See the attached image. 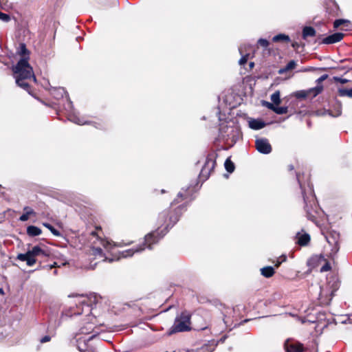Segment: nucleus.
<instances>
[{"instance_id":"53","label":"nucleus","mask_w":352,"mask_h":352,"mask_svg":"<svg viewBox=\"0 0 352 352\" xmlns=\"http://www.w3.org/2000/svg\"><path fill=\"white\" fill-rule=\"evenodd\" d=\"M52 265L53 268L60 266V265H58L57 263H56V262H54Z\"/></svg>"},{"instance_id":"51","label":"nucleus","mask_w":352,"mask_h":352,"mask_svg":"<svg viewBox=\"0 0 352 352\" xmlns=\"http://www.w3.org/2000/svg\"><path fill=\"white\" fill-rule=\"evenodd\" d=\"M249 66H250V67L251 69H252V68H253V67H254V62H250V63H249Z\"/></svg>"},{"instance_id":"48","label":"nucleus","mask_w":352,"mask_h":352,"mask_svg":"<svg viewBox=\"0 0 352 352\" xmlns=\"http://www.w3.org/2000/svg\"><path fill=\"white\" fill-rule=\"evenodd\" d=\"M285 260H286V256H283V260H282V261H277V263L275 264V266H276V267H278L281 264V263H282L283 261H285Z\"/></svg>"},{"instance_id":"6","label":"nucleus","mask_w":352,"mask_h":352,"mask_svg":"<svg viewBox=\"0 0 352 352\" xmlns=\"http://www.w3.org/2000/svg\"><path fill=\"white\" fill-rule=\"evenodd\" d=\"M179 220V217L177 214L171 215L169 217V223H167L166 228H164L162 230H161V233L159 232V229L149 233L145 236L144 243L142 246L147 245L148 249H152V245L158 242V241L162 238L168 232V227L170 225L172 227L177 221Z\"/></svg>"},{"instance_id":"3","label":"nucleus","mask_w":352,"mask_h":352,"mask_svg":"<svg viewBox=\"0 0 352 352\" xmlns=\"http://www.w3.org/2000/svg\"><path fill=\"white\" fill-rule=\"evenodd\" d=\"M13 72L17 85L30 94V87L26 80L32 78L34 81H36V77L26 58H21L14 67Z\"/></svg>"},{"instance_id":"42","label":"nucleus","mask_w":352,"mask_h":352,"mask_svg":"<svg viewBox=\"0 0 352 352\" xmlns=\"http://www.w3.org/2000/svg\"><path fill=\"white\" fill-rule=\"evenodd\" d=\"M233 311H234V309H227L226 313L223 314H224L223 321H224L225 324L228 325V323L229 322V320L227 318V315L231 314Z\"/></svg>"},{"instance_id":"8","label":"nucleus","mask_w":352,"mask_h":352,"mask_svg":"<svg viewBox=\"0 0 352 352\" xmlns=\"http://www.w3.org/2000/svg\"><path fill=\"white\" fill-rule=\"evenodd\" d=\"M216 165V161L213 154H210L207 156L205 164L202 167L199 173V179L205 181L208 179L211 172L214 168Z\"/></svg>"},{"instance_id":"31","label":"nucleus","mask_w":352,"mask_h":352,"mask_svg":"<svg viewBox=\"0 0 352 352\" xmlns=\"http://www.w3.org/2000/svg\"><path fill=\"white\" fill-rule=\"evenodd\" d=\"M273 42H280V41H284V42H289L290 38L288 35H286L285 34H278L276 36H274L272 38Z\"/></svg>"},{"instance_id":"20","label":"nucleus","mask_w":352,"mask_h":352,"mask_svg":"<svg viewBox=\"0 0 352 352\" xmlns=\"http://www.w3.org/2000/svg\"><path fill=\"white\" fill-rule=\"evenodd\" d=\"M344 25L345 27V30H350L352 28V23L349 20L347 19H336L333 22V28L335 29L338 28L340 25Z\"/></svg>"},{"instance_id":"17","label":"nucleus","mask_w":352,"mask_h":352,"mask_svg":"<svg viewBox=\"0 0 352 352\" xmlns=\"http://www.w3.org/2000/svg\"><path fill=\"white\" fill-rule=\"evenodd\" d=\"M324 261H325V258L322 255H314L308 259L307 265L311 268H314Z\"/></svg>"},{"instance_id":"62","label":"nucleus","mask_w":352,"mask_h":352,"mask_svg":"<svg viewBox=\"0 0 352 352\" xmlns=\"http://www.w3.org/2000/svg\"><path fill=\"white\" fill-rule=\"evenodd\" d=\"M300 113H301V111H298V115H300Z\"/></svg>"},{"instance_id":"52","label":"nucleus","mask_w":352,"mask_h":352,"mask_svg":"<svg viewBox=\"0 0 352 352\" xmlns=\"http://www.w3.org/2000/svg\"><path fill=\"white\" fill-rule=\"evenodd\" d=\"M311 69L310 68H304L303 69L300 70L301 72H309Z\"/></svg>"},{"instance_id":"45","label":"nucleus","mask_w":352,"mask_h":352,"mask_svg":"<svg viewBox=\"0 0 352 352\" xmlns=\"http://www.w3.org/2000/svg\"><path fill=\"white\" fill-rule=\"evenodd\" d=\"M166 212H162L159 216V220L160 221V222L164 221L165 223H166Z\"/></svg>"},{"instance_id":"12","label":"nucleus","mask_w":352,"mask_h":352,"mask_svg":"<svg viewBox=\"0 0 352 352\" xmlns=\"http://www.w3.org/2000/svg\"><path fill=\"white\" fill-rule=\"evenodd\" d=\"M239 51L241 55V58L239 60V65H243L247 63L250 52H254L255 51V48L250 44H244L239 47Z\"/></svg>"},{"instance_id":"49","label":"nucleus","mask_w":352,"mask_h":352,"mask_svg":"<svg viewBox=\"0 0 352 352\" xmlns=\"http://www.w3.org/2000/svg\"><path fill=\"white\" fill-rule=\"evenodd\" d=\"M292 47H293V48H294V49H298V48L299 47V44H298V42H293V43H292Z\"/></svg>"},{"instance_id":"1","label":"nucleus","mask_w":352,"mask_h":352,"mask_svg":"<svg viewBox=\"0 0 352 352\" xmlns=\"http://www.w3.org/2000/svg\"><path fill=\"white\" fill-rule=\"evenodd\" d=\"M101 298L96 294H91L89 296H80L75 300L76 308L72 307L73 315L85 314L82 327L80 329V333L88 335L91 333L90 338H93L99 334L98 327L96 325V318L91 315L93 306L96 305Z\"/></svg>"},{"instance_id":"16","label":"nucleus","mask_w":352,"mask_h":352,"mask_svg":"<svg viewBox=\"0 0 352 352\" xmlns=\"http://www.w3.org/2000/svg\"><path fill=\"white\" fill-rule=\"evenodd\" d=\"M248 126L250 129L254 130H259L266 126V123L261 119H254L248 118Z\"/></svg>"},{"instance_id":"23","label":"nucleus","mask_w":352,"mask_h":352,"mask_svg":"<svg viewBox=\"0 0 352 352\" xmlns=\"http://www.w3.org/2000/svg\"><path fill=\"white\" fill-rule=\"evenodd\" d=\"M316 34V30L311 26H305L302 29V36L303 39H306L309 36H315Z\"/></svg>"},{"instance_id":"33","label":"nucleus","mask_w":352,"mask_h":352,"mask_svg":"<svg viewBox=\"0 0 352 352\" xmlns=\"http://www.w3.org/2000/svg\"><path fill=\"white\" fill-rule=\"evenodd\" d=\"M296 66V63L295 60H290L287 65L286 66L283 68V69H281L280 71H279V73L282 74L285 72H287V71H289V70H292L293 69L295 68V67Z\"/></svg>"},{"instance_id":"7","label":"nucleus","mask_w":352,"mask_h":352,"mask_svg":"<svg viewBox=\"0 0 352 352\" xmlns=\"http://www.w3.org/2000/svg\"><path fill=\"white\" fill-rule=\"evenodd\" d=\"M190 315L187 311H183L176 317L174 324L171 327V332H183L190 329Z\"/></svg>"},{"instance_id":"10","label":"nucleus","mask_w":352,"mask_h":352,"mask_svg":"<svg viewBox=\"0 0 352 352\" xmlns=\"http://www.w3.org/2000/svg\"><path fill=\"white\" fill-rule=\"evenodd\" d=\"M322 92L321 87H314L307 90H300L295 92L294 96L299 99L314 98Z\"/></svg>"},{"instance_id":"41","label":"nucleus","mask_w":352,"mask_h":352,"mask_svg":"<svg viewBox=\"0 0 352 352\" xmlns=\"http://www.w3.org/2000/svg\"><path fill=\"white\" fill-rule=\"evenodd\" d=\"M333 80L336 82H340L341 84H345L349 82V80L346 78H342L338 76H334Z\"/></svg>"},{"instance_id":"14","label":"nucleus","mask_w":352,"mask_h":352,"mask_svg":"<svg viewBox=\"0 0 352 352\" xmlns=\"http://www.w3.org/2000/svg\"><path fill=\"white\" fill-rule=\"evenodd\" d=\"M284 347L287 352H302L304 349L302 344L289 340L285 342Z\"/></svg>"},{"instance_id":"54","label":"nucleus","mask_w":352,"mask_h":352,"mask_svg":"<svg viewBox=\"0 0 352 352\" xmlns=\"http://www.w3.org/2000/svg\"><path fill=\"white\" fill-rule=\"evenodd\" d=\"M177 196H178L179 197H184V195H183V194H182V192H179V193H178V195H177Z\"/></svg>"},{"instance_id":"4","label":"nucleus","mask_w":352,"mask_h":352,"mask_svg":"<svg viewBox=\"0 0 352 352\" xmlns=\"http://www.w3.org/2000/svg\"><path fill=\"white\" fill-rule=\"evenodd\" d=\"M50 255V252L45 246L35 245L26 253L18 254L17 259L21 261H25L28 266H32L36 262H39L40 268H46L50 270L53 268L52 265L42 267L41 261L38 259V258L48 257ZM38 269L39 267L37 268V270Z\"/></svg>"},{"instance_id":"37","label":"nucleus","mask_w":352,"mask_h":352,"mask_svg":"<svg viewBox=\"0 0 352 352\" xmlns=\"http://www.w3.org/2000/svg\"><path fill=\"white\" fill-rule=\"evenodd\" d=\"M263 104L265 106H266L270 110H287V107H274V105L270 102H265L263 101Z\"/></svg>"},{"instance_id":"44","label":"nucleus","mask_w":352,"mask_h":352,"mask_svg":"<svg viewBox=\"0 0 352 352\" xmlns=\"http://www.w3.org/2000/svg\"><path fill=\"white\" fill-rule=\"evenodd\" d=\"M324 262L325 263L320 268L321 272H327L331 270L330 264L328 262H326V261Z\"/></svg>"},{"instance_id":"11","label":"nucleus","mask_w":352,"mask_h":352,"mask_svg":"<svg viewBox=\"0 0 352 352\" xmlns=\"http://www.w3.org/2000/svg\"><path fill=\"white\" fill-rule=\"evenodd\" d=\"M256 149L262 154H270L272 152V148L266 138H258L255 140Z\"/></svg>"},{"instance_id":"21","label":"nucleus","mask_w":352,"mask_h":352,"mask_svg":"<svg viewBox=\"0 0 352 352\" xmlns=\"http://www.w3.org/2000/svg\"><path fill=\"white\" fill-rule=\"evenodd\" d=\"M331 278L332 280H329V286L330 289H331V296H333L334 295V292H336L338 289L340 287V283L336 277H332ZM331 300V298H330L329 301L326 302V303L329 304Z\"/></svg>"},{"instance_id":"50","label":"nucleus","mask_w":352,"mask_h":352,"mask_svg":"<svg viewBox=\"0 0 352 352\" xmlns=\"http://www.w3.org/2000/svg\"><path fill=\"white\" fill-rule=\"evenodd\" d=\"M5 0H0V6L2 9H5V7L3 6Z\"/></svg>"},{"instance_id":"60","label":"nucleus","mask_w":352,"mask_h":352,"mask_svg":"<svg viewBox=\"0 0 352 352\" xmlns=\"http://www.w3.org/2000/svg\"><path fill=\"white\" fill-rule=\"evenodd\" d=\"M57 273H58V272H57V270H54V274L56 275V274H57Z\"/></svg>"},{"instance_id":"28","label":"nucleus","mask_w":352,"mask_h":352,"mask_svg":"<svg viewBox=\"0 0 352 352\" xmlns=\"http://www.w3.org/2000/svg\"><path fill=\"white\" fill-rule=\"evenodd\" d=\"M19 54L22 56V58H26L28 61L30 52L27 49L25 44L20 43Z\"/></svg>"},{"instance_id":"43","label":"nucleus","mask_w":352,"mask_h":352,"mask_svg":"<svg viewBox=\"0 0 352 352\" xmlns=\"http://www.w3.org/2000/svg\"><path fill=\"white\" fill-rule=\"evenodd\" d=\"M24 212L29 216L30 215H36L35 212L30 207L25 206L23 208Z\"/></svg>"},{"instance_id":"35","label":"nucleus","mask_w":352,"mask_h":352,"mask_svg":"<svg viewBox=\"0 0 352 352\" xmlns=\"http://www.w3.org/2000/svg\"><path fill=\"white\" fill-rule=\"evenodd\" d=\"M224 166L228 173H232L234 170V164L230 159L226 160Z\"/></svg>"},{"instance_id":"57","label":"nucleus","mask_w":352,"mask_h":352,"mask_svg":"<svg viewBox=\"0 0 352 352\" xmlns=\"http://www.w3.org/2000/svg\"><path fill=\"white\" fill-rule=\"evenodd\" d=\"M0 294H3V289L2 288H0Z\"/></svg>"},{"instance_id":"61","label":"nucleus","mask_w":352,"mask_h":352,"mask_svg":"<svg viewBox=\"0 0 352 352\" xmlns=\"http://www.w3.org/2000/svg\"><path fill=\"white\" fill-rule=\"evenodd\" d=\"M307 124H308V126H310V122L309 121H307Z\"/></svg>"},{"instance_id":"18","label":"nucleus","mask_w":352,"mask_h":352,"mask_svg":"<svg viewBox=\"0 0 352 352\" xmlns=\"http://www.w3.org/2000/svg\"><path fill=\"white\" fill-rule=\"evenodd\" d=\"M327 241L329 244L333 245V249L335 252L338 251V241L339 239V234L336 232L331 233L329 236H326Z\"/></svg>"},{"instance_id":"27","label":"nucleus","mask_w":352,"mask_h":352,"mask_svg":"<svg viewBox=\"0 0 352 352\" xmlns=\"http://www.w3.org/2000/svg\"><path fill=\"white\" fill-rule=\"evenodd\" d=\"M338 95L340 97H348L352 98V88L345 89L344 87H339L338 89Z\"/></svg>"},{"instance_id":"9","label":"nucleus","mask_w":352,"mask_h":352,"mask_svg":"<svg viewBox=\"0 0 352 352\" xmlns=\"http://www.w3.org/2000/svg\"><path fill=\"white\" fill-rule=\"evenodd\" d=\"M56 114L60 119H63V116L65 117L67 120L77 124H85L87 122L83 118H80L78 111H56Z\"/></svg>"},{"instance_id":"13","label":"nucleus","mask_w":352,"mask_h":352,"mask_svg":"<svg viewBox=\"0 0 352 352\" xmlns=\"http://www.w3.org/2000/svg\"><path fill=\"white\" fill-rule=\"evenodd\" d=\"M51 94L56 99H60L65 97L68 105L66 108H73L72 102L69 98L68 94L63 87H53L51 89Z\"/></svg>"},{"instance_id":"29","label":"nucleus","mask_w":352,"mask_h":352,"mask_svg":"<svg viewBox=\"0 0 352 352\" xmlns=\"http://www.w3.org/2000/svg\"><path fill=\"white\" fill-rule=\"evenodd\" d=\"M261 274L266 278L272 277L275 273L274 269L271 266H267V267L261 268Z\"/></svg>"},{"instance_id":"26","label":"nucleus","mask_w":352,"mask_h":352,"mask_svg":"<svg viewBox=\"0 0 352 352\" xmlns=\"http://www.w3.org/2000/svg\"><path fill=\"white\" fill-rule=\"evenodd\" d=\"M42 231L41 230L36 227V226H29L28 228H27V234L30 236H38L41 234Z\"/></svg>"},{"instance_id":"30","label":"nucleus","mask_w":352,"mask_h":352,"mask_svg":"<svg viewBox=\"0 0 352 352\" xmlns=\"http://www.w3.org/2000/svg\"><path fill=\"white\" fill-rule=\"evenodd\" d=\"M143 250H144V247L140 246L136 249H130L126 251H123L122 252L121 254L122 257H128L133 255L134 253L139 252Z\"/></svg>"},{"instance_id":"59","label":"nucleus","mask_w":352,"mask_h":352,"mask_svg":"<svg viewBox=\"0 0 352 352\" xmlns=\"http://www.w3.org/2000/svg\"><path fill=\"white\" fill-rule=\"evenodd\" d=\"M108 260H109V262H110V263L114 261V259H113V258H109V259H108Z\"/></svg>"},{"instance_id":"24","label":"nucleus","mask_w":352,"mask_h":352,"mask_svg":"<svg viewBox=\"0 0 352 352\" xmlns=\"http://www.w3.org/2000/svg\"><path fill=\"white\" fill-rule=\"evenodd\" d=\"M296 237L298 239L297 243L301 246L307 245L310 241V236L307 233L301 235L298 233Z\"/></svg>"},{"instance_id":"56","label":"nucleus","mask_w":352,"mask_h":352,"mask_svg":"<svg viewBox=\"0 0 352 352\" xmlns=\"http://www.w3.org/2000/svg\"><path fill=\"white\" fill-rule=\"evenodd\" d=\"M289 169L290 170H293V169H294V166L290 165V166H289Z\"/></svg>"},{"instance_id":"39","label":"nucleus","mask_w":352,"mask_h":352,"mask_svg":"<svg viewBox=\"0 0 352 352\" xmlns=\"http://www.w3.org/2000/svg\"><path fill=\"white\" fill-rule=\"evenodd\" d=\"M0 20L3 22L8 23L11 20V17L9 14L0 11Z\"/></svg>"},{"instance_id":"40","label":"nucleus","mask_w":352,"mask_h":352,"mask_svg":"<svg viewBox=\"0 0 352 352\" xmlns=\"http://www.w3.org/2000/svg\"><path fill=\"white\" fill-rule=\"evenodd\" d=\"M257 43L258 45L265 48L267 47L270 45L269 41L265 38H259L257 41Z\"/></svg>"},{"instance_id":"38","label":"nucleus","mask_w":352,"mask_h":352,"mask_svg":"<svg viewBox=\"0 0 352 352\" xmlns=\"http://www.w3.org/2000/svg\"><path fill=\"white\" fill-rule=\"evenodd\" d=\"M328 76H329L328 74H323L320 78H318L316 80V87H320V86L321 88H322V91L323 90V86L322 85V82H323L324 80L327 79Z\"/></svg>"},{"instance_id":"55","label":"nucleus","mask_w":352,"mask_h":352,"mask_svg":"<svg viewBox=\"0 0 352 352\" xmlns=\"http://www.w3.org/2000/svg\"><path fill=\"white\" fill-rule=\"evenodd\" d=\"M234 108H235V106H234V105H233V106H230V107H229V109H230V110H233V109H234Z\"/></svg>"},{"instance_id":"47","label":"nucleus","mask_w":352,"mask_h":352,"mask_svg":"<svg viewBox=\"0 0 352 352\" xmlns=\"http://www.w3.org/2000/svg\"><path fill=\"white\" fill-rule=\"evenodd\" d=\"M29 215H28L25 212H24L20 217L19 220L21 221H25L29 219Z\"/></svg>"},{"instance_id":"34","label":"nucleus","mask_w":352,"mask_h":352,"mask_svg":"<svg viewBox=\"0 0 352 352\" xmlns=\"http://www.w3.org/2000/svg\"><path fill=\"white\" fill-rule=\"evenodd\" d=\"M271 100L273 104L278 105L280 102V92L278 91H275L271 95Z\"/></svg>"},{"instance_id":"25","label":"nucleus","mask_w":352,"mask_h":352,"mask_svg":"<svg viewBox=\"0 0 352 352\" xmlns=\"http://www.w3.org/2000/svg\"><path fill=\"white\" fill-rule=\"evenodd\" d=\"M92 234L98 237L96 235L95 232H92ZM97 240L98 241L99 243L107 251H110L112 249V248L116 245L115 244L113 245L110 241L106 239L97 238Z\"/></svg>"},{"instance_id":"36","label":"nucleus","mask_w":352,"mask_h":352,"mask_svg":"<svg viewBox=\"0 0 352 352\" xmlns=\"http://www.w3.org/2000/svg\"><path fill=\"white\" fill-rule=\"evenodd\" d=\"M43 226L45 227H46L47 229H49L54 236H60V232L58 230H56V228H54L51 224H50L48 223H44Z\"/></svg>"},{"instance_id":"2","label":"nucleus","mask_w":352,"mask_h":352,"mask_svg":"<svg viewBox=\"0 0 352 352\" xmlns=\"http://www.w3.org/2000/svg\"><path fill=\"white\" fill-rule=\"evenodd\" d=\"M219 121V137L230 146H232L242 136L237 120L232 111H217Z\"/></svg>"},{"instance_id":"58","label":"nucleus","mask_w":352,"mask_h":352,"mask_svg":"<svg viewBox=\"0 0 352 352\" xmlns=\"http://www.w3.org/2000/svg\"><path fill=\"white\" fill-rule=\"evenodd\" d=\"M323 292H324V291H323L322 289H321V291H320V296H321V297H322V296L323 295Z\"/></svg>"},{"instance_id":"15","label":"nucleus","mask_w":352,"mask_h":352,"mask_svg":"<svg viewBox=\"0 0 352 352\" xmlns=\"http://www.w3.org/2000/svg\"><path fill=\"white\" fill-rule=\"evenodd\" d=\"M344 34L341 32H336L324 38L321 42L322 44L330 45L340 42Z\"/></svg>"},{"instance_id":"46","label":"nucleus","mask_w":352,"mask_h":352,"mask_svg":"<svg viewBox=\"0 0 352 352\" xmlns=\"http://www.w3.org/2000/svg\"><path fill=\"white\" fill-rule=\"evenodd\" d=\"M50 340H51V337L50 336H45L43 338H41V339L40 340V342L41 343H45V342L50 341Z\"/></svg>"},{"instance_id":"19","label":"nucleus","mask_w":352,"mask_h":352,"mask_svg":"<svg viewBox=\"0 0 352 352\" xmlns=\"http://www.w3.org/2000/svg\"><path fill=\"white\" fill-rule=\"evenodd\" d=\"M309 116H324L329 115L331 117H338L341 115V111H308Z\"/></svg>"},{"instance_id":"5","label":"nucleus","mask_w":352,"mask_h":352,"mask_svg":"<svg viewBox=\"0 0 352 352\" xmlns=\"http://www.w3.org/2000/svg\"><path fill=\"white\" fill-rule=\"evenodd\" d=\"M297 179L300 184V186L302 191L303 199L305 202V209L307 213V215L311 217H314V214L317 213L318 210V206L317 204V201L314 194V190L312 187L309 186V192H305L303 187L300 182L299 175H296Z\"/></svg>"},{"instance_id":"22","label":"nucleus","mask_w":352,"mask_h":352,"mask_svg":"<svg viewBox=\"0 0 352 352\" xmlns=\"http://www.w3.org/2000/svg\"><path fill=\"white\" fill-rule=\"evenodd\" d=\"M275 115L273 116V120L270 121L269 123H279L284 121L289 116H283L287 111H274Z\"/></svg>"},{"instance_id":"32","label":"nucleus","mask_w":352,"mask_h":352,"mask_svg":"<svg viewBox=\"0 0 352 352\" xmlns=\"http://www.w3.org/2000/svg\"><path fill=\"white\" fill-rule=\"evenodd\" d=\"M92 254H93V255H94L96 256L102 258V261H105L108 259L106 256H104L102 250L100 247L93 248H92Z\"/></svg>"}]
</instances>
